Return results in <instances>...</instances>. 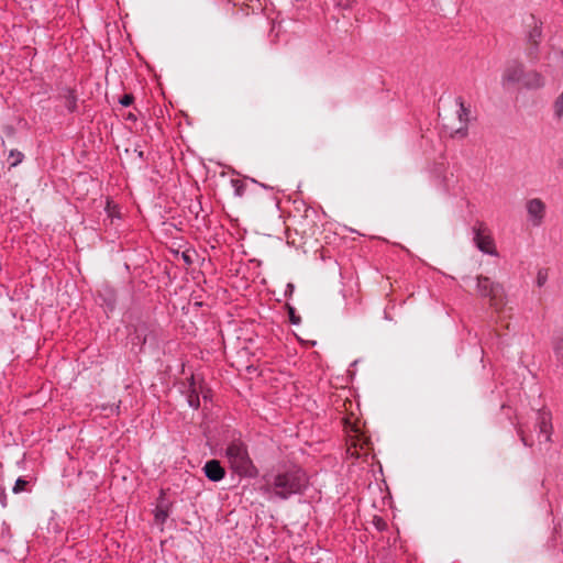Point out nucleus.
I'll return each mask as SVG.
<instances>
[{"instance_id": "f257e3e1", "label": "nucleus", "mask_w": 563, "mask_h": 563, "mask_svg": "<svg viewBox=\"0 0 563 563\" xmlns=\"http://www.w3.org/2000/svg\"><path fill=\"white\" fill-rule=\"evenodd\" d=\"M470 113L471 111L463 99L456 98L453 104L440 114L445 132L451 136L460 135L464 137L467 134Z\"/></svg>"}, {"instance_id": "f03ea898", "label": "nucleus", "mask_w": 563, "mask_h": 563, "mask_svg": "<svg viewBox=\"0 0 563 563\" xmlns=\"http://www.w3.org/2000/svg\"><path fill=\"white\" fill-rule=\"evenodd\" d=\"M534 431L537 432V442L534 441L530 430L520 427L518 432L522 443L526 446L532 448L537 444L539 451H549L553 427L551 422V415L547 411H538L534 423Z\"/></svg>"}, {"instance_id": "7ed1b4c3", "label": "nucleus", "mask_w": 563, "mask_h": 563, "mask_svg": "<svg viewBox=\"0 0 563 563\" xmlns=\"http://www.w3.org/2000/svg\"><path fill=\"white\" fill-rule=\"evenodd\" d=\"M307 485V477L301 470H294L275 476L273 487L277 496L287 498L298 494Z\"/></svg>"}, {"instance_id": "20e7f679", "label": "nucleus", "mask_w": 563, "mask_h": 563, "mask_svg": "<svg viewBox=\"0 0 563 563\" xmlns=\"http://www.w3.org/2000/svg\"><path fill=\"white\" fill-rule=\"evenodd\" d=\"M476 289L482 297L489 298L490 307L500 311L505 306L504 288L500 284L492 282L486 276H477Z\"/></svg>"}, {"instance_id": "39448f33", "label": "nucleus", "mask_w": 563, "mask_h": 563, "mask_svg": "<svg viewBox=\"0 0 563 563\" xmlns=\"http://www.w3.org/2000/svg\"><path fill=\"white\" fill-rule=\"evenodd\" d=\"M231 467L240 475H250L253 470L246 448L241 442H232L225 451Z\"/></svg>"}, {"instance_id": "423d86ee", "label": "nucleus", "mask_w": 563, "mask_h": 563, "mask_svg": "<svg viewBox=\"0 0 563 563\" xmlns=\"http://www.w3.org/2000/svg\"><path fill=\"white\" fill-rule=\"evenodd\" d=\"M473 231L476 246L486 254L497 255L494 239L492 238L487 227L483 222H477L473 228Z\"/></svg>"}, {"instance_id": "0eeeda50", "label": "nucleus", "mask_w": 563, "mask_h": 563, "mask_svg": "<svg viewBox=\"0 0 563 563\" xmlns=\"http://www.w3.org/2000/svg\"><path fill=\"white\" fill-rule=\"evenodd\" d=\"M525 65L518 60L507 63L501 74V85L508 88L515 84L522 82L525 75Z\"/></svg>"}, {"instance_id": "6e6552de", "label": "nucleus", "mask_w": 563, "mask_h": 563, "mask_svg": "<svg viewBox=\"0 0 563 563\" xmlns=\"http://www.w3.org/2000/svg\"><path fill=\"white\" fill-rule=\"evenodd\" d=\"M527 212L531 223L534 227L541 225L545 216V205L539 198H533L527 201Z\"/></svg>"}, {"instance_id": "1a4fd4ad", "label": "nucleus", "mask_w": 563, "mask_h": 563, "mask_svg": "<svg viewBox=\"0 0 563 563\" xmlns=\"http://www.w3.org/2000/svg\"><path fill=\"white\" fill-rule=\"evenodd\" d=\"M542 38V29L541 25L533 21V24L530 26V31L528 33V55L530 57L534 56L537 53V47Z\"/></svg>"}, {"instance_id": "9d476101", "label": "nucleus", "mask_w": 563, "mask_h": 563, "mask_svg": "<svg viewBox=\"0 0 563 563\" xmlns=\"http://www.w3.org/2000/svg\"><path fill=\"white\" fill-rule=\"evenodd\" d=\"M203 472L205 475L212 482H219L225 475V471L218 460L208 461L203 466Z\"/></svg>"}, {"instance_id": "9b49d317", "label": "nucleus", "mask_w": 563, "mask_h": 563, "mask_svg": "<svg viewBox=\"0 0 563 563\" xmlns=\"http://www.w3.org/2000/svg\"><path fill=\"white\" fill-rule=\"evenodd\" d=\"M522 86L528 89H539L542 88L545 84L544 77L536 71V70H529L525 71L523 79H522Z\"/></svg>"}, {"instance_id": "f8f14e48", "label": "nucleus", "mask_w": 563, "mask_h": 563, "mask_svg": "<svg viewBox=\"0 0 563 563\" xmlns=\"http://www.w3.org/2000/svg\"><path fill=\"white\" fill-rule=\"evenodd\" d=\"M187 401L190 407L198 408L199 407V395L195 387L194 377H191V383L188 390Z\"/></svg>"}, {"instance_id": "ddd939ff", "label": "nucleus", "mask_w": 563, "mask_h": 563, "mask_svg": "<svg viewBox=\"0 0 563 563\" xmlns=\"http://www.w3.org/2000/svg\"><path fill=\"white\" fill-rule=\"evenodd\" d=\"M168 517V509L167 506L164 504L157 505L155 509V523L158 526H162Z\"/></svg>"}, {"instance_id": "4468645a", "label": "nucleus", "mask_w": 563, "mask_h": 563, "mask_svg": "<svg viewBox=\"0 0 563 563\" xmlns=\"http://www.w3.org/2000/svg\"><path fill=\"white\" fill-rule=\"evenodd\" d=\"M255 2H260V0H244L243 7L241 8L244 11L245 15H249L251 12L255 13L257 10H262L261 3L255 5Z\"/></svg>"}, {"instance_id": "2eb2a0df", "label": "nucleus", "mask_w": 563, "mask_h": 563, "mask_svg": "<svg viewBox=\"0 0 563 563\" xmlns=\"http://www.w3.org/2000/svg\"><path fill=\"white\" fill-rule=\"evenodd\" d=\"M23 159V154L16 150H12L9 154L10 167H15Z\"/></svg>"}, {"instance_id": "dca6fc26", "label": "nucleus", "mask_w": 563, "mask_h": 563, "mask_svg": "<svg viewBox=\"0 0 563 563\" xmlns=\"http://www.w3.org/2000/svg\"><path fill=\"white\" fill-rule=\"evenodd\" d=\"M549 58L553 62L554 66L558 68L563 67V52L560 49H556L552 53V55L549 56Z\"/></svg>"}, {"instance_id": "f3484780", "label": "nucleus", "mask_w": 563, "mask_h": 563, "mask_svg": "<svg viewBox=\"0 0 563 563\" xmlns=\"http://www.w3.org/2000/svg\"><path fill=\"white\" fill-rule=\"evenodd\" d=\"M548 277V269H540L537 274V285L539 287H542L547 283Z\"/></svg>"}, {"instance_id": "a211bd4d", "label": "nucleus", "mask_w": 563, "mask_h": 563, "mask_svg": "<svg viewBox=\"0 0 563 563\" xmlns=\"http://www.w3.org/2000/svg\"><path fill=\"white\" fill-rule=\"evenodd\" d=\"M26 485H27V482L24 478L20 477L16 479L15 485L13 486L12 490L14 494H19V493L25 490Z\"/></svg>"}, {"instance_id": "6ab92c4d", "label": "nucleus", "mask_w": 563, "mask_h": 563, "mask_svg": "<svg viewBox=\"0 0 563 563\" xmlns=\"http://www.w3.org/2000/svg\"><path fill=\"white\" fill-rule=\"evenodd\" d=\"M66 106L70 111H74L76 109V98L73 95V92L68 93Z\"/></svg>"}, {"instance_id": "aec40b11", "label": "nucleus", "mask_w": 563, "mask_h": 563, "mask_svg": "<svg viewBox=\"0 0 563 563\" xmlns=\"http://www.w3.org/2000/svg\"><path fill=\"white\" fill-rule=\"evenodd\" d=\"M355 2L356 0H338L336 5L342 9H350Z\"/></svg>"}, {"instance_id": "412c9836", "label": "nucleus", "mask_w": 563, "mask_h": 563, "mask_svg": "<svg viewBox=\"0 0 563 563\" xmlns=\"http://www.w3.org/2000/svg\"><path fill=\"white\" fill-rule=\"evenodd\" d=\"M134 100V97L132 95H124L121 99H120V103L124 107H129L132 104Z\"/></svg>"}, {"instance_id": "4be33fe9", "label": "nucleus", "mask_w": 563, "mask_h": 563, "mask_svg": "<svg viewBox=\"0 0 563 563\" xmlns=\"http://www.w3.org/2000/svg\"><path fill=\"white\" fill-rule=\"evenodd\" d=\"M128 119H129V120H135V117H134L132 113H129V114H128Z\"/></svg>"}, {"instance_id": "5701e85b", "label": "nucleus", "mask_w": 563, "mask_h": 563, "mask_svg": "<svg viewBox=\"0 0 563 563\" xmlns=\"http://www.w3.org/2000/svg\"><path fill=\"white\" fill-rule=\"evenodd\" d=\"M559 166H560V168L563 169V158L559 162Z\"/></svg>"}, {"instance_id": "b1692460", "label": "nucleus", "mask_w": 563, "mask_h": 563, "mask_svg": "<svg viewBox=\"0 0 563 563\" xmlns=\"http://www.w3.org/2000/svg\"><path fill=\"white\" fill-rule=\"evenodd\" d=\"M561 347L559 345H555V351L559 353Z\"/></svg>"}]
</instances>
